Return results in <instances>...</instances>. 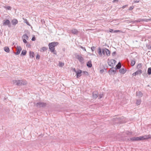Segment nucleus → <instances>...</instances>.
<instances>
[{
    "instance_id": "obj_1",
    "label": "nucleus",
    "mask_w": 151,
    "mask_h": 151,
    "mask_svg": "<svg viewBox=\"0 0 151 151\" xmlns=\"http://www.w3.org/2000/svg\"><path fill=\"white\" fill-rule=\"evenodd\" d=\"M58 44V43L56 42H53L49 43L48 46L51 52L54 51L55 50V47L57 46Z\"/></svg>"
},
{
    "instance_id": "obj_2",
    "label": "nucleus",
    "mask_w": 151,
    "mask_h": 151,
    "mask_svg": "<svg viewBox=\"0 0 151 151\" xmlns=\"http://www.w3.org/2000/svg\"><path fill=\"white\" fill-rule=\"evenodd\" d=\"M35 105L37 108H40L41 107H43L46 106L47 104L46 103L40 102L36 103H34Z\"/></svg>"
},
{
    "instance_id": "obj_3",
    "label": "nucleus",
    "mask_w": 151,
    "mask_h": 151,
    "mask_svg": "<svg viewBox=\"0 0 151 151\" xmlns=\"http://www.w3.org/2000/svg\"><path fill=\"white\" fill-rule=\"evenodd\" d=\"M142 136H140L139 137H133L131 138L130 139V140L132 141H139L141 140H143Z\"/></svg>"
},
{
    "instance_id": "obj_4",
    "label": "nucleus",
    "mask_w": 151,
    "mask_h": 151,
    "mask_svg": "<svg viewBox=\"0 0 151 151\" xmlns=\"http://www.w3.org/2000/svg\"><path fill=\"white\" fill-rule=\"evenodd\" d=\"M116 62V60H114L111 59L110 60H108V63L109 66L111 67H113L115 65Z\"/></svg>"
},
{
    "instance_id": "obj_5",
    "label": "nucleus",
    "mask_w": 151,
    "mask_h": 151,
    "mask_svg": "<svg viewBox=\"0 0 151 151\" xmlns=\"http://www.w3.org/2000/svg\"><path fill=\"white\" fill-rule=\"evenodd\" d=\"M3 25L4 26L7 25L9 27H10L11 26L10 21L8 19L3 21Z\"/></svg>"
},
{
    "instance_id": "obj_6",
    "label": "nucleus",
    "mask_w": 151,
    "mask_h": 151,
    "mask_svg": "<svg viewBox=\"0 0 151 151\" xmlns=\"http://www.w3.org/2000/svg\"><path fill=\"white\" fill-rule=\"evenodd\" d=\"M21 80H13V83L14 84H15L18 86H22Z\"/></svg>"
},
{
    "instance_id": "obj_7",
    "label": "nucleus",
    "mask_w": 151,
    "mask_h": 151,
    "mask_svg": "<svg viewBox=\"0 0 151 151\" xmlns=\"http://www.w3.org/2000/svg\"><path fill=\"white\" fill-rule=\"evenodd\" d=\"M76 57L80 63H84V59L82 56L79 55H77Z\"/></svg>"
},
{
    "instance_id": "obj_8",
    "label": "nucleus",
    "mask_w": 151,
    "mask_h": 151,
    "mask_svg": "<svg viewBox=\"0 0 151 151\" xmlns=\"http://www.w3.org/2000/svg\"><path fill=\"white\" fill-rule=\"evenodd\" d=\"M142 73V71L141 70H139L136 72L133 73L132 74V76H136L137 75H138L139 74H141Z\"/></svg>"
},
{
    "instance_id": "obj_9",
    "label": "nucleus",
    "mask_w": 151,
    "mask_h": 151,
    "mask_svg": "<svg viewBox=\"0 0 151 151\" xmlns=\"http://www.w3.org/2000/svg\"><path fill=\"white\" fill-rule=\"evenodd\" d=\"M76 73V77L78 78L81 76L82 71L81 70L79 69L78 70H77Z\"/></svg>"
},
{
    "instance_id": "obj_10",
    "label": "nucleus",
    "mask_w": 151,
    "mask_h": 151,
    "mask_svg": "<svg viewBox=\"0 0 151 151\" xmlns=\"http://www.w3.org/2000/svg\"><path fill=\"white\" fill-rule=\"evenodd\" d=\"M71 32L74 35H77L79 33V31L76 29L73 28L71 30Z\"/></svg>"
},
{
    "instance_id": "obj_11",
    "label": "nucleus",
    "mask_w": 151,
    "mask_h": 151,
    "mask_svg": "<svg viewBox=\"0 0 151 151\" xmlns=\"http://www.w3.org/2000/svg\"><path fill=\"white\" fill-rule=\"evenodd\" d=\"M17 51L15 53V54L16 55H18L20 53L21 51L22 50V49L20 46H17Z\"/></svg>"
},
{
    "instance_id": "obj_12",
    "label": "nucleus",
    "mask_w": 151,
    "mask_h": 151,
    "mask_svg": "<svg viewBox=\"0 0 151 151\" xmlns=\"http://www.w3.org/2000/svg\"><path fill=\"white\" fill-rule=\"evenodd\" d=\"M145 21H147L146 20H145V19H139L137 20H136L135 21H132V22L133 23L134 22H145Z\"/></svg>"
},
{
    "instance_id": "obj_13",
    "label": "nucleus",
    "mask_w": 151,
    "mask_h": 151,
    "mask_svg": "<svg viewBox=\"0 0 151 151\" xmlns=\"http://www.w3.org/2000/svg\"><path fill=\"white\" fill-rule=\"evenodd\" d=\"M142 137L143 140L151 138V135H145Z\"/></svg>"
},
{
    "instance_id": "obj_14",
    "label": "nucleus",
    "mask_w": 151,
    "mask_h": 151,
    "mask_svg": "<svg viewBox=\"0 0 151 151\" xmlns=\"http://www.w3.org/2000/svg\"><path fill=\"white\" fill-rule=\"evenodd\" d=\"M12 23L13 25H15L18 22V21L17 19H13L12 21Z\"/></svg>"
},
{
    "instance_id": "obj_15",
    "label": "nucleus",
    "mask_w": 151,
    "mask_h": 151,
    "mask_svg": "<svg viewBox=\"0 0 151 151\" xmlns=\"http://www.w3.org/2000/svg\"><path fill=\"white\" fill-rule=\"evenodd\" d=\"M126 69L124 68H122L119 70L120 73L122 74H124L126 72Z\"/></svg>"
},
{
    "instance_id": "obj_16",
    "label": "nucleus",
    "mask_w": 151,
    "mask_h": 151,
    "mask_svg": "<svg viewBox=\"0 0 151 151\" xmlns=\"http://www.w3.org/2000/svg\"><path fill=\"white\" fill-rule=\"evenodd\" d=\"M105 51L107 56H109L110 54V51L108 49L105 48Z\"/></svg>"
},
{
    "instance_id": "obj_17",
    "label": "nucleus",
    "mask_w": 151,
    "mask_h": 151,
    "mask_svg": "<svg viewBox=\"0 0 151 151\" xmlns=\"http://www.w3.org/2000/svg\"><path fill=\"white\" fill-rule=\"evenodd\" d=\"M136 94L137 96H138L139 97H141L143 95L142 93L140 91L137 92Z\"/></svg>"
},
{
    "instance_id": "obj_18",
    "label": "nucleus",
    "mask_w": 151,
    "mask_h": 151,
    "mask_svg": "<svg viewBox=\"0 0 151 151\" xmlns=\"http://www.w3.org/2000/svg\"><path fill=\"white\" fill-rule=\"evenodd\" d=\"M35 54L33 52L30 51L29 52V56L31 58H33L34 57Z\"/></svg>"
},
{
    "instance_id": "obj_19",
    "label": "nucleus",
    "mask_w": 151,
    "mask_h": 151,
    "mask_svg": "<svg viewBox=\"0 0 151 151\" xmlns=\"http://www.w3.org/2000/svg\"><path fill=\"white\" fill-rule=\"evenodd\" d=\"M98 97V94L97 93L93 92V97L94 99H96Z\"/></svg>"
},
{
    "instance_id": "obj_20",
    "label": "nucleus",
    "mask_w": 151,
    "mask_h": 151,
    "mask_svg": "<svg viewBox=\"0 0 151 151\" xmlns=\"http://www.w3.org/2000/svg\"><path fill=\"white\" fill-rule=\"evenodd\" d=\"M87 66L89 68H91L92 66L91 62V61H89L87 62Z\"/></svg>"
},
{
    "instance_id": "obj_21",
    "label": "nucleus",
    "mask_w": 151,
    "mask_h": 151,
    "mask_svg": "<svg viewBox=\"0 0 151 151\" xmlns=\"http://www.w3.org/2000/svg\"><path fill=\"white\" fill-rule=\"evenodd\" d=\"M121 67V63L120 62L118 63V64L116 65V69H120Z\"/></svg>"
},
{
    "instance_id": "obj_22",
    "label": "nucleus",
    "mask_w": 151,
    "mask_h": 151,
    "mask_svg": "<svg viewBox=\"0 0 151 151\" xmlns=\"http://www.w3.org/2000/svg\"><path fill=\"white\" fill-rule=\"evenodd\" d=\"M4 50L6 52H9L10 50L9 48L8 47H5L4 48Z\"/></svg>"
},
{
    "instance_id": "obj_23",
    "label": "nucleus",
    "mask_w": 151,
    "mask_h": 151,
    "mask_svg": "<svg viewBox=\"0 0 151 151\" xmlns=\"http://www.w3.org/2000/svg\"><path fill=\"white\" fill-rule=\"evenodd\" d=\"M116 69L115 68H111L109 70V72L110 71H111V72H112L114 73V74H115V71L116 70Z\"/></svg>"
},
{
    "instance_id": "obj_24",
    "label": "nucleus",
    "mask_w": 151,
    "mask_h": 151,
    "mask_svg": "<svg viewBox=\"0 0 151 151\" xmlns=\"http://www.w3.org/2000/svg\"><path fill=\"white\" fill-rule=\"evenodd\" d=\"M22 86L23 85H25L27 84V82L24 80H21Z\"/></svg>"
},
{
    "instance_id": "obj_25",
    "label": "nucleus",
    "mask_w": 151,
    "mask_h": 151,
    "mask_svg": "<svg viewBox=\"0 0 151 151\" xmlns=\"http://www.w3.org/2000/svg\"><path fill=\"white\" fill-rule=\"evenodd\" d=\"M98 53H99V55L101 56H102V50H101L100 47H99L98 48Z\"/></svg>"
},
{
    "instance_id": "obj_26",
    "label": "nucleus",
    "mask_w": 151,
    "mask_h": 151,
    "mask_svg": "<svg viewBox=\"0 0 151 151\" xmlns=\"http://www.w3.org/2000/svg\"><path fill=\"white\" fill-rule=\"evenodd\" d=\"M22 38L23 39H26L27 40H28L29 38V37L27 34L23 35L22 36Z\"/></svg>"
},
{
    "instance_id": "obj_27",
    "label": "nucleus",
    "mask_w": 151,
    "mask_h": 151,
    "mask_svg": "<svg viewBox=\"0 0 151 151\" xmlns=\"http://www.w3.org/2000/svg\"><path fill=\"white\" fill-rule=\"evenodd\" d=\"M135 64V61L134 59L132 60H131V65L132 66H134Z\"/></svg>"
},
{
    "instance_id": "obj_28",
    "label": "nucleus",
    "mask_w": 151,
    "mask_h": 151,
    "mask_svg": "<svg viewBox=\"0 0 151 151\" xmlns=\"http://www.w3.org/2000/svg\"><path fill=\"white\" fill-rule=\"evenodd\" d=\"M27 53V51L26 50H22V52L21 54V55H25Z\"/></svg>"
},
{
    "instance_id": "obj_29",
    "label": "nucleus",
    "mask_w": 151,
    "mask_h": 151,
    "mask_svg": "<svg viewBox=\"0 0 151 151\" xmlns=\"http://www.w3.org/2000/svg\"><path fill=\"white\" fill-rule=\"evenodd\" d=\"M142 64L141 63H139L137 66V68L138 69H141L142 68Z\"/></svg>"
},
{
    "instance_id": "obj_30",
    "label": "nucleus",
    "mask_w": 151,
    "mask_h": 151,
    "mask_svg": "<svg viewBox=\"0 0 151 151\" xmlns=\"http://www.w3.org/2000/svg\"><path fill=\"white\" fill-rule=\"evenodd\" d=\"M64 65V63L62 62H60L59 63L58 65L60 67H63Z\"/></svg>"
},
{
    "instance_id": "obj_31",
    "label": "nucleus",
    "mask_w": 151,
    "mask_h": 151,
    "mask_svg": "<svg viewBox=\"0 0 151 151\" xmlns=\"http://www.w3.org/2000/svg\"><path fill=\"white\" fill-rule=\"evenodd\" d=\"M147 73L148 75L151 74V68H149L148 69Z\"/></svg>"
},
{
    "instance_id": "obj_32",
    "label": "nucleus",
    "mask_w": 151,
    "mask_h": 151,
    "mask_svg": "<svg viewBox=\"0 0 151 151\" xmlns=\"http://www.w3.org/2000/svg\"><path fill=\"white\" fill-rule=\"evenodd\" d=\"M24 21V22L26 23V24L28 25V26H30V24H29V22L27 21V20L26 19H23Z\"/></svg>"
},
{
    "instance_id": "obj_33",
    "label": "nucleus",
    "mask_w": 151,
    "mask_h": 151,
    "mask_svg": "<svg viewBox=\"0 0 151 151\" xmlns=\"http://www.w3.org/2000/svg\"><path fill=\"white\" fill-rule=\"evenodd\" d=\"M83 75H85L86 76H88V73L86 71H83L82 72Z\"/></svg>"
},
{
    "instance_id": "obj_34",
    "label": "nucleus",
    "mask_w": 151,
    "mask_h": 151,
    "mask_svg": "<svg viewBox=\"0 0 151 151\" xmlns=\"http://www.w3.org/2000/svg\"><path fill=\"white\" fill-rule=\"evenodd\" d=\"M141 103V101L140 99L137 100L136 104L137 105H139Z\"/></svg>"
},
{
    "instance_id": "obj_35",
    "label": "nucleus",
    "mask_w": 151,
    "mask_h": 151,
    "mask_svg": "<svg viewBox=\"0 0 151 151\" xmlns=\"http://www.w3.org/2000/svg\"><path fill=\"white\" fill-rule=\"evenodd\" d=\"M5 8L7 10H11V7L10 6H7L5 7Z\"/></svg>"
},
{
    "instance_id": "obj_36",
    "label": "nucleus",
    "mask_w": 151,
    "mask_h": 151,
    "mask_svg": "<svg viewBox=\"0 0 151 151\" xmlns=\"http://www.w3.org/2000/svg\"><path fill=\"white\" fill-rule=\"evenodd\" d=\"M105 48L103 49H102V54L103 55H105Z\"/></svg>"
},
{
    "instance_id": "obj_37",
    "label": "nucleus",
    "mask_w": 151,
    "mask_h": 151,
    "mask_svg": "<svg viewBox=\"0 0 151 151\" xmlns=\"http://www.w3.org/2000/svg\"><path fill=\"white\" fill-rule=\"evenodd\" d=\"M47 48L45 47H43L42 48V50L43 51H45L47 50Z\"/></svg>"
},
{
    "instance_id": "obj_38",
    "label": "nucleus",
    "mask_w": 151,
    "mask_h": 151,
    "mask_svg": "<svg viewBox=\"0 0 151 151\" xmlns=\"http://www.w3.org/2000/svg\"><path fill=\"white\" fill-rule=\"evenodd\" d=\"M103 94H100L99 96V99H100L101 98H102V97H103Z\"/></svg>"
},
{
    "instance_id": "obj_39",
    "label": "nucleus",
    "mask_w": 151,
    "mask_h": 151,
    "mask_svg": "<svg viewBox=\"0 0 151 151\" xmlns=\"http://www.w3.org/2000/svg\"><path fill=\"white\" fill-rule=\"evenodd\" d=\"M80 48L81 49H82L83 50L85 51H86V49L85 47H83L82 46H80Z\"/></svg>"
},
{
    "instance_id": "obj_40",
    "label": "nucleus",
    "mask_w": 151,
    "mask_h": 151,
    "mask_svg": "<svg viewBox=\"0 0 151 151\" xmlns=\"http://www.w3.org/2000/svg\"><path fill=\"white\" fill-rule=\"evenodd\" d=\"M40 58V56L39 54H38L36 56V59L38 60V59H39Z\"/></svg>"
},
{
    "instance_id": "obj_41",
    "label": "nucleus",
    "mask_w": 151,
    "mask_h": 151,
    "mask_svg": "<svg viewBox=\"0 0 151 151\" xmlns=\"http://www.w3.org/2000/svg\"><path fill=\"white\" fill-rule=\"evenodd\" d=\"M95 48V47H94V46L92 47L91 48V50L93 52V51L94 50Z\"/></svg>"
},
{
    "instance_id": "obj_42",
    "label": "nucleus",
    "mask_w": 151,
    "mask_h": 151,
    "mask_svg": "<svg viewBox=\"0 0 151 151\" xmlns=\"http://www.w3.org/2000/svg\"><path fill=\"white\" fill-rule=\"evenodd\" d=\"M114 30L113 29H109V32H113V33H114Z\"/></svg>"
},
{
    "instance_id": "obj_43",
    "label": "nucleus",
    "mask_w": 151,
    "mask_h": 151,
    "mask_svg": "<svg viewBox=\"0 0 151 151\" xmlns=\"http://www.w3.org/2000/svg\"><path fill=\"white\" fill-rule=\"evenodd\" d=\"M121 31L119 30H114V33H117L119 32H120Z\"/></svg>"
},
{
    "instance_id": "obj_44",
    "label": "nucleus",
    "mask_w": 151,
    "mask_h": 151,
    "mask_svg": "<svg viewBox=\"0 0 151 151\" xmlns=\"http://www.w3.org/2000/svg\"><path fill=\"white\" fill-rule=\"evenodd\" d=\"M26 40V39H23V42L25 43H26L27 42V41Z\"/></svg>"
},
{
    "instance_id": "obj_45",
    "label": "nucleus",
    "mask_w": 151,
    "mask_h": 151,
    "mask_svg": "<svg viewBox=\"0 0 151 151\" xmlns=\"http://www.w3.org/2000/svg\"><path fill=\"white\" fill-rule=\"evenodd\" d=\"M32 41H34L35 40V37H33L32 39Z\"/></svg>"
},
{
    "instance_id": "obj_46",
    "label": "nucleus",
    "mask_w": 151,
    "mask_h": 151,
    "mask_svg": "<svg viewBox=\"0 0 151 151\" xmlns=\"http://www.w3.org/2000/svg\"><path fill=\"white\" fill-rule=\"evenodd\" d=\"M133 9V7L132 6H130L129 8V10H132Z\"/></svg>"
},
{
    "instance_id": "obj_47",
    "label": "nucleus",
    "mask_w": 151,
    "mask_h": 151,
    "mask_svg": "<svg viewBox=\"0 0 151 151\" xmlns=\"http://www.w3.org/2000/svg\"><path fill=\"white\" fill-rule=\"evenodd\" d=\"M139 1H140V0H137L136 1H134V2L135 3H138L139 2Z\"/></svg>"
},
{
    "instance_id": "obj_48",
    "label": "nucleus",
    "mask_w": 151,
    "mask_h": 151,
    "mask_svg": "<svg viewBox=\"0 0 151 151\" xmlns=\"http://www.w3.org/2000/svg\"><path fill=\"white\" fill-rule=\"evenodd\" d=\"M145 20H146V21H145V22H148L150 20H151V18H150V19H145Z\"/></svg>"
},
{
    "instance_id": "obj_49",
    "label": "nucleus",
    "mask_w": 151,
    "mask_h": 151,
    "mask_svg": "<svg viewBox=\"0 0 151 151\" xmlns=\"http://www.w3.org/2000/svg\"><path fill=\"white\" fill-rule=\"evenodd\" d=\"M53 52L54 54L56 55L57 54V52L56 51H55V50L54 51L52 52Z\"/></svg>"
},
{
    "instance_id": "obj_50",
    "label": "nucleus",
    "mask_w": 151,
    "mask_h": 151,
    "mask_svg": "<svg viewBox=\"0 0 151 151\" xmlns=\"http://www.w3.org/2000/svg\"><path fill=\"white\" fill-rule=\"evenodd\" d=\"M116 54V52H114L112 53V55L113 56H114V55H115Z\"/></svg>"
},
{
    "instance_id": "obj_51",
    "label": "nucleus",
    "mask_w": 151,
    "mask_h": 151,
    "mask_svg": "<svg viewBox=\"0 0 151 151\" xmlns=\"http://www.w3.org/2000/svg\"><path fill=\"white\" fill-rule=\"evenodd\" d=\"M127 6V5H124V6H123L122 7V8L123 9H124Z\"/></svg>"
},
{
    "instance_id": "obj_52",
    "label": "nucleus",
    "mask_w": 151,
    "mask_h": 151,
    "mask_svg": "<svg viewBox=\"0 0 151 151\" xmlns=\"http://www.w3.org/2000/svg\"><path fill=\"white\" fill-rule=\"evenodd\" d=\"M73 71L75 73H76L77 72V71L75 68H73Z\"/></svg>"
},
{
    "instance_id": "obj_53",
    "label": "nucleus",
    "mask_w": 151,
    "mask_h": 151,
    "mask_svg": "<svg viewBox=\"0 0 151 151\" xmlns=\"http://www.w3.org/2000/svg\"><path fill=\"white\" fill-rule=\"evenodd\" d=\"M104 71V70H100V72L101 73H102Z\"/></svg>"
},
{
    "instance_id": "obj_54",
    "label": "nucleus",
    "mask_w": 151,
    "mask_h": 151,
    "mask_svg": "<svg viewBox=\"0 0 151 151\" xmlns=\"http://www.w3.org/2000/svg\"><path fill=\"white\" fill-rule=\"evenodd\" d=\"M118 1V0H114L113 1V2H114L115 1Z\"/></svg>"
},
{
    "instance_id": "obj_55",
    "label": "nucleus",
    "mask_w": 151,
    "mask_h": 151,
    "mask_svg": "<svg viewBox=\"0 0 151 151\" xmlns=\"http://www.w3.org/2000/svg\"><path fill=\"white\" fill-rule=\"evenodd\" d=\"M150 48H151V46L150 47Z\"/></svg>"
}]
</instances>
